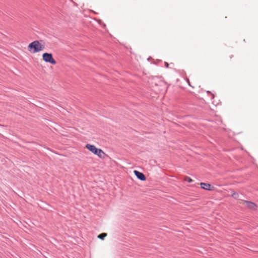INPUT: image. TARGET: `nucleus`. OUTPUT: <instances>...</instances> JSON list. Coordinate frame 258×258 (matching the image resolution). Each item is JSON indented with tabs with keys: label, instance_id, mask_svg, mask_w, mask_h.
Instances as JSON below:
<instances>
[{
	"label": "nucleus",
	"instance_id": "1",
	"mask_svg": "<svg viewBox=\"0 0 258 258\" xmlns=\"http://www.w3.org/2000/svg\"><path fill=\"white\" fill-rule=\"evenodd\" d=\"M44 48V45L41 44L38 40H35L32 42L28 46V50L33 53L40 52Z\"/></svg>",
	"mask_w": 258,
	"mask_h": 258
},
{
	"label": "nucleus",
	"instance_id": "2",
	"mask_svg": "<svg viewBox=\"0 0 258 258\" xmlns=\"http://www.w3.org/2000/svg\"><path fill=\"white\" fill-rule=\"evenodd\" d=\"M86 148L94 154L97 155L99 158H104L105 154L101 149L97 148L94 145L89 144L86 145Z\"/></svg>",
	"mask_w": 258,
	"mask_h": 258
},
{
	"label": "nucleus",
	"instance_id": "3",
	"mask_svg": "<svg viewBox=\"0 0 258 258\" xmlns=\"http://www.w3.org/2000/svg\"><path fill=\"white\" fill-rule=\"evenodd\" d=\"M43 60L47 63H50L51 64H55L56 61L53 58L52 54L51 53L45 52L42 54Z\"/></svg>",
	"mask_w": 258,
	"mask_h": 258
},
{
	"label": "nucleus",
	"instance_id": "4",
	"mask_svg": "<svg viewBox=\"0 0 258 258\" xmlns=\"http://www.w3.org/2000/svg\"><path fill=\"white\" fill-rule=\"evenodd\" d=\"M200 185L202 188L207 190L211 191L213 190L214 188V186L209 183L201 182Z\"/></svg>",
	"mask_w": 258,
	"mask_h": 258
},
{
	"label": "nucleus",
	"instance_id": "5",
	"mask_svg": "<svg viewBox=\"0 0 258 258\" xmlns=\"http://www.w3.org/2000/svg\"><path fill=\"white\" fill-rule=\"evenodd\" d=\"M134 172L138 179L141 181H145L146 179L145 175L143 173L137 170H134Z\"/></svg>",
	"mask_w": 258,
	"mask_h": 258
},
{
	"label": "nucleus",
	"instance_id": "6",
	"mask_svg": "<svg viewBox=\"0 0 258 258\" xmlns=\"http://www.w3.org/2000/svg\"><path fill=\"white\" fill-rule=\"evenodd\" d=\"M245 203L246 204V206L249 209L255 210L257 207L256 205L253 202L245 201Z\"/></svg>",
	"mask_w": 258,
	"mask_h": 258
},
{
	"label": "nucleus",
	"instance_id": "7",
	"mask_svg": "<svg viewBox=\"0 0 258 258\" xmlns=\"http://www.w3.org/2000/svg\"><path fill=\"white\" fill-rule=\"evenodd\" d=\"M231 196L234 199L237 200L239 198V194L236 192H232Z\"/></svg>",
	"mask_w": 258,
	"mask_h": 258
},
{
	"label": "nucleus",
	"instance_id": "8",
	"mask_svg": "<svg viewBox=\"0 0 258 258\" xmlns=\"http://www.w3.org/2000/svg\"><path fill=\"white\" fill-rule=\"evenodd\" d=\"M106 236L107 234L106 233H102L98 236V238L101 240H103Z\"/></svg>",
	"mask_w": 258,
	"mask_h": 258
},
{
	"label": "nucleus",
	"instance_id": "9",
	"mask_svg": "<svg viewBox=\"0 0 258 258\" xmlns=\"http://www.w3.org/2000/svg\"><path fill=\"white\" fill-rule=\"evenodd\" d=\"M185 180L189 183L191 182L192 181V179L189 177H186L185 178Z\"/></svg>",
	"mask_w": 258,
	"mask_h": 258
},
{
	"label": "nucleus",
	"instance_id": "10",
	"mask_svg": "<svg viewBox=\"0 0 258 258\" xmlns=\"http://www.w3.org/2000/svg\"><path fill=\"white\" fill-rule=\"evenodd\" d=\"M164 64H165V66L166 68H168V67L169 64L167 62H165Z\"/></svg>",
	"mask_w": 258,
	"mask_h": 258
},
{
	"label": "nucleus",
	"instance_id": "11",
	"mask_svg": "<svg viewBox=\"0 0 258 258\" xmlns=\"http://www.w3.org/2000/svg\"><path fill=\"white\" fill-rule=\"evenodd\" d=\"M212 98H214V95L213 94H212Z\"/></svg>",
	"mask_w": 258,
	"mask_h": 258
},
{
	"label": "nucleus",
	"instance_id": "12",
	"mask_svg": "<svg viewBox=\"0 0 258 258\" xmlns=\"http://www.w3.org/2000/svg\"><path fill=\"white\" fill-rule=\"evenodd\" d=\"M207 93H210V92L208 91H207Z\"/></svg>",
	"mask_w": 258,
	"mask_h": 258
}]
</instances>
